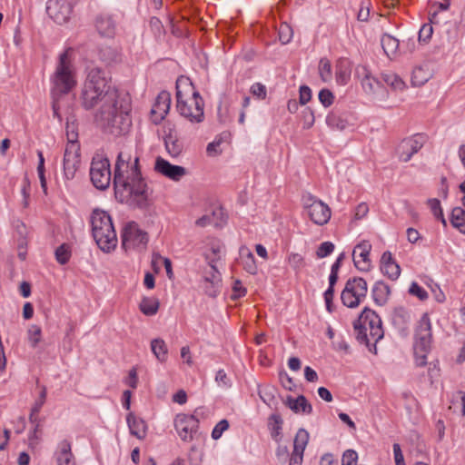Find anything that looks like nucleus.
<instances>
[{
  "instance_id": "obj_4",
  "label": "nucleus",
  "mask_w": 465,
  "mask_h": 465,
  "mask_svg": "<svg viewBox=\"0 0 465 465\" xmlns=\"http://www.w3.org/2000/svg\"><path fill=\"white\" fill-rule=\"evenodd\" d=\"M353 327L357 341L366 345L370 351H372L371 348L372 345L374 352H376V343L384 335L380 316L374 311L366 307L358 320L355 321Z\"/></svg>"
},
{
  "instance_id": "obj_20",
  "label": "nucleus",
  "mask_w": 465,
  "mask_h": 465,
  "mask_svg": "<svg viewBox=\"0 0 465 465\" xmlns=\"http://www.w3.org/2000/svg\"><path fill=\"white\" fill-rule=\"evenodd\" d=\"M381 271L389 279L395 281L401 274L400 265L392 259L391 252H383L381 258Z\"/></svg>"
},
{
  "instance_id": "obj_42",
  "label": "nucleus",
  "mask_w": 465,
  "mask_h": 465,
  "mask_svg": "<svg viewBox=\"0 0 465 465\" xmlns=\"http://www.w3.org/2000/svg\"><path fill=\"white\" fill-rule=\"evenodd\" d=\"M65 133L67 143H78L77 126L74 124V116L66 118Z\"/></svg>"
},
{
  "instance_id": "obj_61",
  "label": "nucleus",
  "mask_w": 465,
  "mask_h": 465,
  "mask_svg": "<svg viewBox=\"0 0 465 465\" xmlns=\"http://www.w3.org/2000/svg\"><path fill=\"white\" fill-rule=\"evenodd\" d=\"M215 381L219 386L227 388L230 386V379L223 370H219L215 375Z\"/></svg>"
},
{
  "instance_id": "obj_38",
  "label": "nucleus",
  "mask_w": 465,
  "mask_h": 465,
  "mask_svg": "<svg viewBox=\"0 0 465 465\" xmlns=\"http://www.w3.org/2000/svg\"><path fill=\"white\" fill-rule=\"evenodd\" d=\"M327 124L336 130H343L347 126V121L344 120L338 112L331 111L326 118Z\"/></svg>"
},
{
  "instance_id": "obj_39",
  "label": "nucleus",
  "mask_w": 465,
  "mask_h": 465,
  "mask_svg": "<svg viewBox=\"0 0 465 465\" xmlns=\"http://www.w3.org/2000/svg\"><path fill=\"white\" fill-rule=\"evenodd\" d=\"M451 405L450 409H453L454 411L460 410V414L462 416L465 415V392L462 391H458L452 394L451 397Z\"/></svg>"
},
{
  "instance_id": "obj_13",
  "label": "nucleus",
  "mask_w": 465,
  "mask_h": 465,
  "mask_svg": "<svg viewBox=\"0 0 465 465\" xmlns=\"http://www.w3.org/2000/svg\"><path fill=\"white\" fill-rule=\"evenodd\" d=\"M427 141L426 135L416 134L413 136L403 139L397 147V154L400 161L407 163L412 155L417 153Z\"/></svg>"
},
{
  "instance_id": "obj_5",
  "label": "nucleus",
  "mask_w": 465,
  "mask_h": 465,
  "mask_svg": "<svg viewBox=\"0 0 465 465\" xmlns=\"http://www.w3.org/2000/svg\"><path fill=\"white\" fill-rule=\"evenodd\" d=\"M93 236L104 252L116 248V231L112 217L104 211L94 210L91 216Z\"/></svg>"
},
{
  "instance_id": "obj_37",
  "label": "nucleus",
  "mask_w": 465,
  "mask_h": 465,
  "mask_svg": "<svg viewBox=\"0 0 465 465\" xmlns=\"http://www.w3.org/2000/svg\"><path fill=\"white\" fill-rule=\"evenodd\" d=\"M318 72L322 81L327 83L332 79V68L331 62L328 58L323 57L320 60L318 65Z\"/></svg>"
},
{
  "instance_id": "obj_16",
  "label": "nucleus",
  "mask_w": 465,
  "mask_h": 465,
  "mask_svg": "<svg viewBox=\"0 0 465 465\" xmlns=\"http://www.w3.org/2000/svg\"><path fill=\"white\" fill-rule=\"evenodd\" d=\"M371 244L369 241L363 240L359 242L353 249L352 259L355 267L361 272H369L371 268V261L370 253Z\"/></svg>"
},
{
  "instance_id": "obj_30",
  "label": "nucleus",
  "mask_w": 465,
  "mask_h": 465,
  "mask_svg": "<svg viewBox=\"0 0 465 465\" xmlns=\"http://www.w3.org/2000/svg\"><path fill=\"white\" fill-rule=\"evenodd\" d=\"M57 465H75L73 460L71 444L67 440L60 443V450L56 454Z\"/></svg>"
},
{
  "instance_id": "obj_3",
  "label": "nucleus",
  "mask_w": 465,
  "mask_h": 465,
  "mask_svg": "<svg viewBox=\"0 0 465 465\" xmlns=\"http://www.w3.org/2000/svg\"><path fill=\"white\" fill-rule=\"evenodd\" d=\"M204 103L189 78L176 80V108L179 114L192 123L203 120Z\"/></svg>"
},
{
  "instance_id": "obj_53",
  "label": "nucleus",
  "mask_w": 465,
  "mask_h": 465,
  "mask_svg": "<svg viewBox=\"0 0 465 465\" xmlns=\"http://www.w3.org/2000/svg\"><path fill=\"white\" fill-rule=\"evenodd\" d=\"M358 454L353 450H347L343 452L341 465H357Z\"/></svg>"
},
{
  "instance_id": "obj_24",
  "label": "nucleus",
  "mask_w": 465,
  "mask_h": 465,
  "mask_svg": "<svg viewBox=\"0 0 465 465\" xmlns=\"http://www.w3.org/2000/svg\"><path fill=\"white\" fill-rule=\"evenodd\" d=\"M126 420L132 435L140 440L146 436L147 426L143 420L130 412L127 415Z\"/></svg>"
},
{
  "instance_id": "obj_12",
  "label": "nucleus",
  "mask_w": 465,
  "mask_h": 465,
  "mask_svg": "<svg viewBox=\"0 0 465 465\" xmlns=\"http://www.w3.org/2000/svg\"><path fill=\"white\" fill-rule=\"evenodd\" d=\"M173 426L179 438L185 442L192 441L199 428V420L194 415L178 413L173 419Z\"/></svg>"
},
{
  "instance_id": "obj_6",
  "label": "nucleus",
  "mask_w": 465,
  "mask_h": 465,
  "mask_svg": "<svg viewBox=\"0 0 465 465\" xmlns=\"http://www.w3.org/2000/svg\"><path fill=\"white\" fill-rule=\"evenodd\" d=\"M52 97H61L68 94L76 84L72 65L69 60V50H65L59 55L58 64L52 78Z\"/></svg>"
},
{
  "instance_id": "obj_43",
  "label": "nucleus",
  "mask_w": 465,
  "mask_h": 465,
  "mask_svg": "<svg viewBox=\"0 0 465 465\" xmlns=\"http://www.w3.org/2000/svg\"><path fill=\"white\" fill-rule=\"evenodd\" d=\"M383 80L394 90H403L405 88L403 80L394 73L384 74Z\"/></svg>"
},
{
  "instance_id": "obj_29",
  "label": "nucleus",
  "mask_w": 465,
  "mask_h": 465,
  "mask_svg": "<svg viewBox=\"0 0 465 465\" xmlns=\"http://www.w3.org/2000/svg\"><path fill=\"white\" fill-rule=\"evenodd\" d=\"M287 406L294 412H303L311 414L312 412V407L303 395L298 396L296 399L292 397L287 398Z\"/></svg>"
},
{
  "instance_id": "obj_51",
  "label": "nucleus",
  "mask_w": 465,
  "mask_h": 465,
  "mask_svg": "<svg viewBox=\"0 0 465 465\" xmlns=\"http://www.w3.org/2000/svg\"><path fill=\"white\" fill-rule=\"evenodd\" d=\"M409 292L412 296H416L420 301H425L428 298V292L424 288L420 286L417 282H413L409 289Z\"/></svg>"
},
{
  "instance_id": "obj_57",
  "label": "nucleus",
  "mask_w": 465,
  "mask_h": 465,
  "mask_svg": "<svg viewBox=\"0 0 465 465\" xmlns=\"http://www.w3.org/2000/svg\"><path fill=\"white\" fill-rule=\"evenodd\" d=\"M246 289L242 286L241 281L236 280L233 282L232 286V293L231 295V299L233 301L238 300L241 297H243L246 294Z\"/></svg>"
},
{
  "instance_id": "obj_45",
  "label": "nucleus",
  "mask_w": 465,
  "mask_h": 465,
  "mask_svg": "<svg viewBox=\"0 0 465 465\" xmlns=\"http://www.w3.org/2000/svg\"><path fill=\"white\" fill-rule=\"evenodd\" d=\"M55 259L60 264H65L69 262L71 257L70 246L63 243L58 246L54 252Z\"/></svg>"
},
{
  "instance_id": "obj_41",
  "label": "nucleus",
  "mask_w": 465,
  "mask_h": 465,
  "mask_svg": "<svg viewBox=\"0 0 465 465\" xmlns=\"http://www.w3.org/2000/svg\"><path fill=\"white\" fill-rule=\"evenodd\" d=\"M427 204L430 209L434 217L441 222L443 226H447V222L444 218L442 208L440 200L436 198L429 199Z\"/></svg>"
},
{
  "instance_id": "obj_62",
  "label": "nucleus",
  "mask_w": 465,
  "mask_h": 465,
  "mask_svg": "<svg viewBox=\"0 0 465 465\" xmlns=\"http://www.w3.org/2000/svg\"><path fill=\"white\" fill-rule=\"evenodd\" d=\"M138 382V377H137V371L134 368L131 369L129 371L128 376L124 380V383L133 388L135 389Z\"/></svg>"
},
{
  "instance_id": "obj_26",
  "label": "nucleus",
  "mask_w": 465,
  "mask_h": 465,
  "mask_svg": "<svg viewBox=\"0 0 465 465\" xmlns=\"http://www.w3.org/2000/svg\"><path fill=\"white\" fill-rule=\"evenodd\" d=\"M164 145L167 153L172 157H177L183 152V144L181 142L176 134L173 133V130L170 129L169 133L164 136Z\"/></svg>"
},
{
  "instance_id": "obj_55",
  "label": "nucleus",
  "mask_w": 465,
  "mask_h": 465,
  "mask_svg": "<svg viewBox=\"0 0 465 465\" xmlns=\"http://www.w3.org/2000/svg\"><path fill=\"white\" fill-rule=\"evenodd\" d=\"M433 34V27L430 24H424L419 31V41L427 43Z\"/></svg>"
},
{
  "instance_id": "obj_48",
  "label": "nucleus",
  "mask_w": 465,
  "mask_h": 465,
  "mask_svg": "<svg viewBox=\"0 0 465 465\" xmlns=\"http://www.w3.org/2000/svg\"><path fill=\"white\" fill-rule=\"evenodd\" d=\"M79 165L80 162L64 159V173L66 179L70 180L74 177Z\"/></svg>"
},
{
  "instance_id": "obj_63",
  "label": "nucleus",
  "mask_w": 465,
  "mask_h": 465,
  "mask_svg": "<svg viewBox=\"0 0 465 465\" xmlns=\"http://www.w3.org/2000/svg\"><path fill=\"white\" fill-rule=\"evenodd\" d=\"M46 394H47L46 388L45 386H43L37 401L35 402L34 406L32 407V408H34V412L40 411L42 406L45 402Z\"/></svg>"
},
{
  "instance_id": "obj_58",
  "label": "nucleus",
  "mask_w": 465,
  "mask_h": 465,
  "mask_svg": "<svg viewBox=\"0 0 465 465\" xmlns=\"http://www.w3.org/2000/svg\"><path fill=\"white\" fill-rule=\"evenodd\" d=\"M251 93L259 99H265L267 91L265 85L261 83H255L251 86Z\"/></svg>"
},
{
  "instance_id": "obj_33",
  "label": "nucleus",
  "mask_w": 465,
  "mask_h": 465,
  "mask_svg": "<svg viewBox=\"0 0 465 465\" xmlns=\"http://www.w3.org/2000/svg\"><path fill=\"white\" fill-rule=\"evenodd\" d=\"M450 223L460 233L465 234V209L455 207L451 211Z\"/></svg>"
},
{
  "instance_id": "obj_52",
  "label": "nucleus",
  "mask_w": 465,
  "mask_h": 465,
  "mask_svg": "<svg viewBox=\"0 0 465 465\" xmlns=\"http://www.w3.org/2000/svg\"><path fill=\"white\" fill-rule=\"evenodd\" d=\"M229 429V422L227 420H220L212 431V438L218 440L222 437L223 433Z\"/></svg>"
},
{
  "instance_id": "obj_1",
  "label": "nucleus",
  "mask_w": 465,
  "mask_h": 465,
  "mask_svg": "<svg viewBox=\"0 0 465 465\" xmlns=\"http://www.w3.org/2000/svg\"><path fill=\"white\" fill-rule=\"evenodd\" d=\"M81 99L85 110L100 104L94 121L104 133L113 134L116 118V86L112 84V76L105 69L94 67L89 71Z\"/></svg>"
},
{
  "instance_id": "obj_64",
  "label": "nucleus",
  "mask_w": 465,
  "mask_h": 465,
  "mask_svg": "<svg viewBox=\"0 0 465 465\" xmlns=\"http://www.w3.org/2000/svg\"><path fill=\"white\" fill-rule=\"evenodd\" d=\"M393 453L396 465H405L404 457L398 443L393 444Z\"/></svg>"
},
{
  "instance_id": "obj_28",
  "label": "nucleus",
  "mask_w": 465,
  "mask_h": 465,
  "mask_svg": "<svg viewBox=\"0 0 465 465\" xmlns=\"http://www.w3.org/2000/svg\"><path fill=\"white\" fill-rule=\"evenodd\" d=\"M351 70L349 61L346 59L339 60L336 64V71H335L336 82L340 85L347 84L351 79Z\"/></svg>"
},
{
  "instance_id": "obj_40",
  "label": "nucleus",
  "mask_w": 465,
  "mask_h": 465,
  "mask_svg": "<svg viewBox=\"0 0 465 465\" xmlns=\"http://www.w3.org/2000/svg\"><path fill=\"white\" fill-rule=\"evenodd\" d=\"M287 261L296 274H298L306 265L303 256L296 252L290 253Z\"/></svg>"
},
{
  "instance_id": "obj_10",
  "label": "nucleus",
  "mask_w": 465,
  "mask_h": 465,
  "mask_svg": "<svg viewBox=\"0 0 465 465\" xmlns=\"http://www.w3.org/2000/svg\"><path fill=\"white\" fill-rule=\"evenodd\" d=\"M303 205L311 221L317 225L326 224L331 215L330 207L322 201L308 194L303 197Z\"/></svg>"
},
{
  "instance_id": "obj_60",
  "label": "nucleus",
  "mask_w": 465,
  "mask_h": 465,
  "mask_svg": "<svg viewBox=\"0 0 465 465\" xmlns=\"http://www.w3.org/2000/svg\"><path fill=\"white\" fill-rule=\"evenodd\" d=\"M410 321V314L402 308L396 310L393 322L394 323L408 322Z\"/></svg>"
},
{
  "instance_id": "obj_23",
  "label": "nucleus",
  "mask_w": 465,
  "mask_h": 465,
  "mask_svg": "<svg viewBox=\"0 0 465 465\" xmlns=\"http://www.w3.org/2000/svg\"><path fill=\"white\" fill-rule=\"evenodd\" d=\"M224 253V245L220 240H212L207 250L204 252V258L208 265H217Z\"/></svg>"
},
{
  "instance_id": "obj_36",
  "label": "nucleus",
  "mask_w": 465,
  "mask_h": 465,
  "mask_svg": "<svg viewBox=\"0 0 465 465\" xmlns=\"http://www.w3.org/2000/svg\"><path fill=\"white\" fill-rule=\"evenodd\" d=\"M282 420L280 415L272 414L269 418V429L271 436L275 441H279L282 438Z\"/></svg>"
},
{
  "instance_id": "obj_27",
  "label": "nucleus",
  "mask_w": 465,
  "mask_h": 465,
  "mask_svg": "<svg viewBox=\"0 0 465 465\" xmlns=\"http://www.w3.org/2000/svg\"><path fill=\"white\" fill-rule=\"evenodd\" d=\"M371 295L375 303L381 306L387 302L391 295V289L385 282H377L372 287Z\"/></svg>"
},
{
  "instance_id": "obj_8",
  "label": "nucleus",
  "mask_w": 465,
  "mask_h": 465,
  "mask_svg": "<svg viewBox=\"0 0 465 465\" xmlns=\"http://www.w3.org/2000/svg\"><path fill=\"white\" fill-rule=\"evenodd\" d=\"M90 177L94 186L99 190L108 188L112 181L114 193L116 196V165L112 174L108 158L100 154L94 156L91 163Z\"/></svg>"
},
{
  "instance_id": "obj_32",
  "label": "nucleus",
  "mask_w": 465,
  "mask_h": 465,
  "mask_svg": "<svg viewBox=\"0 0 465 465\" xmlns=\"http://www.w3.org/2000/svg\"><path fill=\"white\" fill-rule=\"evenodd\" d=\"M159 306L160 302L155 297H143L139 304L141 312L146 316L155 315Z\"/></svg>"
},
{
  "instance_id": "obj_14",
  "label": "nucleus",
  "mask_w": 465,
  "mask_h": 465,
  "mask_svg": "<svg viewBox=\"0 0 465 465\" xmlns=\"http://www.w3.org/2000/svg\"><path fill=\"white\" fill-rule=\"evenodd\" d=\"M120 99V105L118 106V134H125L132 127V99L128 92L118 91V100ZM119 104V101H118Z\"/></svg>"
},
{
  "instance_id": "obj_25",
  "label": "nucleus",
  "mask_w": 465,
  "mask_h": 465,
  "mask_svg": "<svg viewBox=\"0 0 465 465\" xmlns=\"http://www.w3.org/2000/svg\"><path fill=\"white\" fill-rule=\"evenodd\" d=\"M239 262L242 268L250 274H256L257 265L253 253L246 246H242L239 250Z\"/></svg>"
},
{
  "instance_id": "obj_50",
  "label": "nucleus",
  "mask_w": 465,
  "mask_h": 465,
  "mask_svg": "<svg viewBox=\"0 0 465 465\" xmlns=\"http://www.w3.org/2000/svg\"><path fill=\"white\" fill-rule=\"evenodd\" d=\"M370 1L362 0L361 2V6L357 14V19L360 22H367L370 17Z\"/></svg>"
},
{
  "instance_id": "obj_15",
  "label": "nucleus",
  "mask_w": 465,
  "mask_h": 465,
  "mask_svg": "<svg viewBox=\"0 0 465 465\" xmlns=\"http://www.w3.org/2000/svg\"><path fill=\"white\" fill-rule=\"evenodd\" d=\"M72 10V5L66 0H48L46 3V13L48 16L58 25L68 22Z\"/></svg>"
},
{
  "instance_id": "obj_22",
  "label": "nucleus",
  "mask_w": 465,
  "mask_h": 465,
  "mask_svg": "<svg viewBox=\"0 0 465 465\" xmlns=\"http://www.w3.org/2000/svg\"><path fill=\"white\" fill-rule=\"evenodd\" d=\"M355 73L361 78V85L366 93H375L379 89L381 83L371 74L366 66H358Z\"/></svg>"
},
{
  "instance_id": "obj_54",
  "label": "nucleus",
  "mask_w": 465,
  "mask_h": 465,
  "mask_svg": "<svg viewBox=\"0 0 465 465\" xmlns=\"http://www.w3.org/2000/svg\"><path fill=\"white\" fill-rule=\"evenodd\" d=\"M319 100L324 107H329L333 104L334 95L329 89H322L319 93Z\"/></svg>"
},
{
  "instance_id": "obj_59",
  "label": "nucleus",
  "mask_w": 465,
  "mask_h": 465,
  "mask_svg": "<svg viewBox=\"0 0 465 465\" xmlns=\"http://www.w3.org/2000/svg\"><path fill=\"white\" fill-rule=\"evenodd\" d=\"M300 103L301 104H306L312 98V90L307 85H302L300 87Z\"/></svg>"
},
{
  "instance_id": "obj_34",
  "label": "nucleus",
  "mask_w": 465,
  "mask_h": 465,
  "mask_svg": "<svg viewBox=\"0 0 465 465\" xmlns=\"http://www.w3.org/2000/svg\"><path fill=\"white\" fill-rule=\"evenodd\" d=\"M151 349L154 356L161 361L163 362L167 359V346L163 340L153 339L151 341Z\"/></svg>"
},
{
  "instance_id": "obj_21",
  "label": "nucleus",
  "mask_w": 465,
  "mask_h": 465,
  "mask_svg": "<svg viewBox=\"0 0 465 465\" xmlns=\"http://www.w3.org/2000/svg\"><path fill=\"white\" fill-rule=\"evenodd\" d=\"M204 281L211 284L205 287V292L210 297H215L219 292L221 286V273L217 269V265H209V270L204 273Z\"/></svg>"
},
{
  "instance_id": "obj_35",
  "label": "nucleus",
  "mask_w": 465,
  "mask_h": 465,
  "mask_svg": "<svg viewBox=\"0 0 465 465\" xmlns=\"http://www.w3.org/2000/svg\"><path fill=\"white\" fill-rule=\"evenodd\" d=\"M309 441V433L304 429H300L294 438L293 451L297 453H304L305 448Z\"/></svg>"
},
{
  "instance_id": "obj_7",
  "label": "nucleus",
  "mask_w": 465,
  "mask_h": 465,
  "mask_svg": "<svg viewBox=\"0 0 465 465\" xmlns=\"http://www.w3.org/2000/svg\"><path fill=\"white\" fill-rule=\"evenodd\" d=\"M432 341L431 323L428 313H424L418 322L414 334V356L417 366L427 363V354L430 351Z\"/></svg>"
},
{
  "instance_id": "obj_9",
  "label": "nucleus",
  "mask_w": 465,
  "mask_h": 465,
  "mask_svg": "<svg viewBox=\"0 0 465 465\" xmlns=\"http://www.w3.org/2000/svg\"><path fill=\"white\" fill-rule=\"evenodd\" d=\"M367 292V282L363 278H350L341 292V299L345 306L356 308L365 300Z\"/></svg>"
},
{
  "instance_id": "obj_2",
  "label": "nucleus",
  "mask_w": 465,
  "mask_h": 465,
  "mask_svg": "<svg viewBox=\"0 0 465 465\" xmlns=\"http://www.w3.org/2000/svg\"><path fill=\"white\" fill-rule=\"evenodd\" d=\"M139 158L125 159L118 153V183L121 181L120 202L131 208L145 209L149 205L148 187L143 181L138 165Z\"/></svg>"
},
{
  "instance_id": "obj_17",
  "label": "nucleus",
  "mask_w": 465,
  "mask_h": 465,
  "mask_svg": "<svg viewBox=\"0 0 465 465\" xmlns=\"http://www.w3.org/2000/svg\"><path fill=\"white\" fill-rule=\"evenodd\" d=\"M171 106V94L167 91H162L157 95L151 110V120L153 124H159L169 113Z\"/></svg>"
},
{
  "instance_id": "obj_31",
  "label": "nucleus",
  "mask_w": 465,
  "mask_h": 465,
  "mask_svg": "<svg viewBox=\"0 0 465 465\" xmlns=\"http://www.w3.org/2000/svg\"><path fill=\"white\" fill-rule=\"evenodd\" d=\"M381 47L388 57L395 55L399 49L400 42L389 34H383L381 38Z\"/></svg>"
},
{
  "instance_id": "obj_49",
  "label": "nucleus",
  "mask_w": 465,
  "mask_h": 465,
  "mask_svg": "<svg viewBox=\"0 0 465 465\" xmlns=\"http://www.w3.org/2000/svg\"><path fill=\"white\" fill-rule=\"evenodd\" d=\"M278 35L282 44L286 45L292 40L293 32L288 24L282 23L279 27Z\"/></svg>"
},
{
  "instance_id": "obj_44",
  "label": "nucleus",
  "mask_w": 465,
  "mask_h": 465,
  "mask_svg": "<svg viewBox=\"0 0 465 465\" xmlns=\"http://www.w3.org/2000/svg\"><path fill=\"white\" fill-rule=\"evenodd\" d=\"M149 26L156 41H161L165 35V29L161 20L157 17H152L149 21Z\"/></svg>"
},
{
  "instance_id": "obj_19",
  "label": "nucleus",
  "mask_w": 465,
  "mask_h": 465,
  "mask_svg": "<svg viewBox=\"0 0 465 465\" xmlns=\"http://www.w3.org/2000/svg\"><path fill=\"white\" fill-rule=\"evenodd\" d=\"M95 28L102 38L114 40L116 35L114 15L102 14L95 20Z\"/></svg>"
},
{
  "instance_id": "obj_11",
  "label": "nucleus",
  "mask_w": 465,
  "mask_h": 465,
  "mask_svg": "<svg viewBox=\"0 0 465 465\" xmlns=\"http://www.w3.org/2000/svg\"><path fill=\"white\" fill-rule=\"evenodd\" d=\"M148 242L147 233L135 222H129L122 231V248L124 252L144 246Z\"/></svg>"
},
{
  "instance_id": "obj_18",
  "label": "nucleus",
  "mask_w": 465,
  "mask_h": 465,
  "mask_svg": "<svg viewBox=\"0 0 465 465\" xmlns=\"http://www.w3.org/2000/svg\"><path fill=\"white\" fill-rule=\"evenodd\" d=\"M154 170L162 175L175 182L180 181L187 173L184 167L173 165L162 157L156 158Z\"/></svg>"
},
{
  "instance_id": "obj_47",
  "label": "nucleus",
  "mask_w": 465,
  "mask_h": 465,
  "mask_svg": "<svg viewBox=\"0 0 465 465\" xmlns=\"http://www.w3.org/2000/svg\"><path fill=\"white\" fill-rule=\"evenodd\" d=\"M28 340L33 348H35L37 344L41 341L42 337V330L38 325L33 324L29 327L28 331Z\"/></svg>"
},
{
  "instance_id": "obj_46",
  "label": "nucleus",
  "mask_w": 465,
  "mask_h": 465,
  "mask_svg": "<svg viewBox=\"0 0 465 465\" xmlns=\"http://www.w3.org/2000/svg\"><path fill=\"white\" fill-rule=\"evenodd\" d=\"M64 159L80 162V144L78 143H67Z\"/></svg>"
},
{
  "instance_id": "obj_56",
  "label": "nucleus",
  "mask_w": 465,
  "mask_h": 465,
  "mask_svg": "<svg viewBox=\"0 0 465 465\" xmlns=\"http://www.w3.org/2000/svg\"><path fill=\"white\" fill-rule=\"evenodd\" d=\"M334 250V244L331 242H324L320 244L317 249L316 254L318 258H324L330 255Z\"/></svg>"
}]
</instances>
